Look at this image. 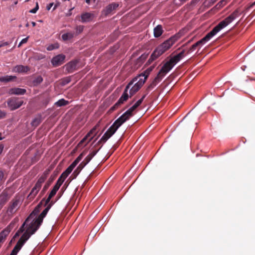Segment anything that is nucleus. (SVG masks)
<instances>
[{
    "label": "nucleus",
    "mask_w": 255,
    "mask_h": 255,
    "mask_svg": "<svg viewBox=\"0 0 255 255\" xmlns=\"http://www.w3.org/2000/svg\"><path fill=\"white\" fill-rule=\"evenodd\" d=\"M53 204V203L52 201L49 203L46 206V208L38 217L33 220L28 226L25 232L20 238L9 255H17L18 252L21 250L26 242L30 238L31 236L33 235L39 228L43 222L44 218L46 216Z\"/></svg>",
    "instance_id": "f257e3e1"
},
{
    "label": "nucleus",
    "mask_w": 255,
    "mask_h": 255,
    "mask_svg": "<svg viewBox=\"0 0 255 255\" xmlns=\"http://www.w3.org/2000/svg\"><path fill=\"white\" fill-rule=\"evenodd\" d=\"M136 108L133 105L128 111L124 113L121 117L116 120L113 124L109 128L107 131L104 133L101 139L97 144H100L102 142H105L110 138L117 130L119 127L125 122L128 120L133 116V112Z\"/></svg>",
    "instance_id": "f03ea898"
},
{
    "label": "nucleus",
    "mask_w": 255,
    "mask_h": 255,
    "mask_svg": "<svg viewBox=\"0 0 255 255\" xmlns=\"http://www.w3.org/2000/svg\"><path fill=\"white\" fill-rule=\"evenodd\" d=\"M180 37V33H177L158 45L151 54L150 58L148 60L147 63L150 64L153 61L157 59L165 51L168 50Z\"/></svg>",
    "instance_id": "7ed1b4c3"
},
{
    "label": "nucleus",
    "mask_w": 255,
    "mask_h": 255,
    "mask_svg": "<svg viewBox=\"0 0 255 255\" xmlns=\"http://www.w3.org/2000/svg\"><path fill=\"white\" fill-rule=\"evenodd\" d=\"M239 9H236L229 16L225 19L220 22L214 28L208 33L212 37L216 35L221 29L231 23L236 18L239 16Z\"/></svg>",
    "instance_id": "20e7f679"
},
{
    "label": "nucleus",
    "mask_w": 255,
    "mask_h": 255,
    "mask_svg": "<svg viewBox=\"0 0 255 255\" xmlns=\"http://www.w3.org/2000/svg\"><path fill=\"white\" fill-rule=\"evenodd\" d=\"M139 76L144 77V78H140L130 89L129 94L130 97L134 95L143 85L145 83L147 78V75L145 76L144 74H141Z\"/></svg>",
    "instance_id": "39448f33"
},
{
    "label": "nucleus",
    "mask_w": 255,
    "mask_h": 255,
    "mask_svg": "<svg viewBox=\"0 0 255 255\" xmlns=\"http://www.w3.org/2000/svg\"><path fill=\"white\" fill-rule=\"evenodd\" d=\"M174 65V63L169 59L164 63L157 75L163 79L167 73L172 69Z\"/></svg>",
    "instance_id": "423d86ee"
},
{
    "label": "nucleus",
    "mask_w": 255,
    "mask_h": 255,
    "mask_svg": "<svg viewBox=\"0 0 255 255\" xmlns=\"http://www.w3.org/2000/svg\"><path fill=\"white\" fill-rule=\"evenodd\" d=\"M212 37L209 33H208L201 40H199L196 43L192 45V46L187 50V53H190V52L196 50L197 48H200L203 44H204L206 42L208 41Z\"/></svg>",
    "instance_id": "0eeeda50"
},
{
    "label": "nucleus",
    "mask_w": 255,
    "mask_h": 255,
    "mask_svg": "<svg viewBox=\"0 0 255 255\" xmlns=\"http://www.w3.org/2000/svg\"><path fill=\"white\" fill-rule=\"evenodd\" d=\"M23 103V101L19 100L18 98L15 97L9 98L7 101L8 107L11 111L19 108Z\"/></svg>",
    "instance_id": "6e6552de"
},
{
    "label": "nucleus",
    "mask_w": 255,
    "mask_h": 255,
    "mask_svg": "<svg viewBox=\"0 0 255 255\" xmlns=\"http://www.w3.org/2000/svg\"><path fill=\"white\" fill-rule=\"evenodd\" d=\"M20 200L18 199H13L9 203L7 212L9 214H13L19 208Z\"/></svg>",
    "instance_id": "1a4fd4ad"
},
{
    "label": "nucleus",
    "mask_w": 255,
    "mask_h": 255,
    "mask_svg": "<svg viewBox=\"0 0 255 255\" xmlns=\"http://www.w3.org/2000/svg\"><path fill=\"white\" fill-rule=\"evenodd\" d=\"M162 78L158 76V75L153 79L151 83L147 87L145 93L147 95L152 90L161 80Z\"/></svg>",
    "instance_id": "9d476101"
},
{
    "label": "nucleus",
    "mask_w": 255,
    "mask_h": 255,
    "mask_svg": "<svg viewBox=\"0 0 255 255\" xmlns=\"http://www.w3.org/2000/svg\"><path fill=\"white\" fill-rule=\"evenodd\" d=\"M119 4L117 2H112L108 5L103 10V13L105 15L111 14L119 6Z\"/></svg>",
    "instance_id": "9b49d317"
},
{
    "label": "nucleus",
    "mask_w": 255,
    "mask_h": 255,
    "mask_svg": "<svg viewBox=\"0 0 255 255\" xmlns=\"http://www.w3.org/2000/svg\"><path fill=\"white\" fill-rule=\"evenodd\" d=\"M65 56L63 54H59L54 57L51 60V63L54 66H58L64 63Z\"/></svg>",
    "instance_id": "f8f14e48"
},
{
    "label": "nucleus",
    "mask_w": 255,
    "mask_h": 255,
    "mask_svg": "<svg viewBox=\"0 0 255 255\" xmlns=\"http://www.w3.org/2000/svg\"><path fill=\"white\" fill-rule=\"evenodd\" d=\"M60 187V186H59L58 185H57L56 184H55L53 188L50 191L48 198L46 200L45 199L44 204V206H46L50 202V201L51 199L53 196H54L55 195V194H56V192L59 190Z\"/></svg>",
    "instance_id": "ddd939ff"
},
{
    "label": "nucleus",
    "mask_w": 255,
    "mask_h": 255,
    "mask_svg": "<svg viewBox=\"0 0 255 255\" xmlns=\"http://www.w3.org/2000/svg\"><path fill=\"white\" fill-rule=\"evenodd\" d=\"M60 187V186H59L58 185H57L56 184H55L53 188L50 191L48 198L46 200L45 199L44 204V206H46L50 202V201L51 199L53 196H54L55 195V194H56V192L59 190Z\"/></svg>",
    "instance_id": "4468645a"
},
{
    "label": "nucleus",
    "mask_w": 255,
    "mask_h": 255,
    "mask_svg": "<svg viewBox=\"0 0 255 255\" xmlns=\"http://www.w3.org/2000/svg\"><path fill=\"white\" fill-rule=\"evenodd\" d=\"M50 170L49 169H47L44 171L41 176L38 179L37 182L35 184L36 187H38L39 188H41L42 184L45 181L46 179L47 178L48 175L49 174Z\"/></svg>",
    "instance_id": "2eb2a0df"
},
{
    "label": "nucleus",
    "mask_w": 255,
    "mask_h": 255,
    "mask_svg": "<svg viewBox=\"0 0 255 255\" xmlns=\"http://www.w3.org/2000/svg\"><path fill=\"white\" fill-rule=\"evenodd\" d=\"M45 201V198H43L42 200L40 202V203L37 205V206L35 208L34 210L32 212V213L29 215V216L26 219V221H28L30 219H32L33 216L37 215L40 211V209L43 205V203Z\"/></svg>",
    "instance_id": "dca6fc26"
},
{
    "label": "nucleus",
    "mask_w": 255,
    "mask_h": 255,
    "mask_svg": "<svg viewBox=\"0 0 255 255\" xmlns=\"http://www.w3.org/2000/svg\"><path fill=\"white\" fill-rule=\"evenodd\" d=\"M55 179V177H52V176L48 179V181L45 184L44 187H43L39 195V197L40 198L45 194L47 190L48 189L49 187L51 185V183Z\"/></svg>",
    "instance_id": "f3484780"
},
{
    "label": "nucleus",
    "mask_w": 255,
    "mask_h": 255,
    "mask_svg": "<svg viewBox=\"0 0 255 255\" xmlns=\"http://www.w3.org/2000/svg\"><path fill=\"white\" fill-rule=\"evenodd\" d=\"M43 80V79L41 76L35 77L29 81V85L30 86L37 87L42 82Z\"/></svg>",
    "instance_id": "a211bd4d"
},
{
    "label": "nucleus",
    "mask_w": 255,
    "mask_h": 255,
    "mask_svg": "<svg viewBox=\"0 0 255 255\" xmlns=\"http://www.w3.org/2000/svg\"><path fill=\"white\" fill-rule=\"evenodd\" d=\"M185 50H182L179 53L171 57L170 60L175 65L181 59H182L185 56Z\"/></svg>",
    "instance_id": "6ab92c4d"
},
{
    "label": "nucleus",
    "mask_w": 255,
    "mask_h": 255,
    "mask_svg": "<svg viewBox=\"0 0 255 255\" xmlns=\"http://www.w3.org/2000/svg\"><path fill=\"white\" fill-rule=\"evenodd\" d=\"M40 189V188L37 186L36 187V185H35L28 195L27 197V199L30 201H32L37 194Z\"/></svg>",
    "instance_id": "aec40b11"
},
{
    "label": "nucleus",
    "mask_w": 255,
    "mask_h": 255,
    "mask_svg": "<svg viewBox=\"0 0 255 255\" xmlns=\"http://www.w3.org/2000/svg\"><path fill=\"white\" fill-rule=\"evenodd\" d=\"M78 61L77 60L72 61L69 62L66 66V70L69 73H72L76 69Z\"/></svg>",
    "instance_id": "412c9836"
},
{
    "label": "nucleus",
    "mask_w": 255,
    "mask_h": 255,
    "mask_svg": "<svg viewBox=\"0 0 255 255\" xmlns=\"http://www.w3.org/2000/svg\"><path fill=\"white\" fill-rule=\"evenodd\" d=\"M29 70V67L22 65H17L14 68V71L18 73H26Z\"/></svg>",
    "instance_id": "4be33fe9"
},
{
    "label": "nucleus",
    "mask_w": 255,
    "mask_h": 255,
    "mask_svg": "<svg viewBox=\"0 0 255 255\" xmlns=\"http://www.w3.org/2000/svg\"><path fill=\"white\" fill-rule=\"evenodd\" d=\"M26 91L24 89L14 88L10 89L9 93L10 94L22 95L26 93Z\"/></svg>",
    "instance_id": "5701e85b"
},
{
    "label": "nucleus",
    "mask_w": 255,
    "mask_h": 255,
    "mask_svg": "<svg viewBox=\"0 0 255 255\" xmlns=\"http://www.w3.org/2000/svg\"><path fill=\"white\" fill-rule=\"evenodd\" d=\"M93 14L89 12H85L81 15V21L82 22H89L92 20Z\"/></svg>",
    "instance_id": "b1692460"
},
{
    "label": "nucleus",
    "mask_w": 255,
    "mask_h": 255,
    "mask_svg": "<svg viewBox=\"0 0 255 255\" xmlns=\"http://www.w3.org/2000/svg\"><path fill=\"white\" fill-rule=\"evenodd\" d=\"M163 30L161 25H157L153 30L154 36L156 38L159 37L163 33Z\"/></svg>",
    "instance_id": "393cba45"
},
{
    "label": "nucleus",
    "mask_w": 255,
    "mask_h": 255,
    "mask_svg": "<svg viewBox=\"0 0 255 255\" xmlns=\"http://www.w3.org/2000/svg\"><path fill=\"white\" fill-rule=\"evenodd\" d=\"M9 232V229L6 228L0 233V243H3L5 241Z\"/></svg>",
    "instance_id": "a878e982"
},
{
    "label": "nucleus",
    "mask_w": 255,
    "mask_h": 255,
    "mask_svg": "<svg viewBox=\"0 0 255 255\" xmlns=\"http://www.w3.org/2000/svg\"><path fill=\"white\" fill-rule=\"evenodd\" d=\"M86 154V151H83L72 163L70 166L74 169L77 164L82 160L84 156Z\"/></svg>",
    "instance_id": "bb28decb"
},
{
    "label": "nucleus",
    "mask_w": 255,
    "mask_h": 255,
    "mask_svg": "<svg viewBox=\"0 0 255 255\" xmlns=\"http://www.w3.org/2000/svg\"><path fill=\"white\" fill-rule=\"evenodd\" d=\"M128 91L125 90L122 96L120 98V99L118 101V103L120 105L123 104L125 102H126L128 100Z\"/></svg>",
    "instance_id": "cd10ccee"
},
{
    "label": "nucleus",
    "mask_w": 255,
    "mask_h": 255,
    "mask_svg": "<svg viewBox=\"0 0 255 255\" xmlns=\"http://www.w3.org/2000/svg\"><path fill=\"white\" fill-rule=\"evenodd\" d=\"M75 36L74 32H69L62 34V38L64 41H67L71 39Z\"/></svg>",
    "instance_id": "c85d7f7f"
},
{
    "label": "nucleus",
    "mask_w": 255,
    "mask_h": 255,
    "mask_svg": "<svg viewBox=\"0 0 255 255\" xmlns=\"http://www.w3.org/2000/svg\"><path fill=\"white\" fill-rule=\"evenodd\" d=\"M85 166L82 163L78 165L72 175V176H73V178H75L78 176Z\"/></svg>",
    "instance_id": "c756f323"
},
{
    "label": "nucleus",
    "mask_w": 255,
    "mask_h": 255,
    "mask_svg": "<svg viewBox=\"0 0 255 255\" xmlns=\"http://www.w3.org/2000/svg\"><path fill=\"white\" fill-rule=\"evenodd\" d=\"M67 177L68 176H66V175L63 173H62L58 179L56 184L61 186Z\"/></svg>",
    "instance_id": "7c9ffc66"
},
{
    "label": "nucleus",
    "mask_w": 255,
    "mask_h": 255,
    "mask_svg": "<svg viewBox=\"0 0 255 255\" xmlns=\"http://www.w3.org/2000/svg\"><path fill=\"white\" fill-rule=\"evenodd\" d=\"M41 122V119L40 117H37L34 119L31 123V125L32 127L35 128L37 127Z\"/></svg>",
    "instance_id": "2f4dec72"
},
{
    "label": "nucleus",
    "mask_w": 255,
    "mask_h": 255,
    "mask_svg": "<svg viewBox=\"0 0 255 255\" xmlns=\"http://www.w3.org/2000/svg\"><path fill=\"white\" fill-rule=\"evenodd\" d=\"M69 103V102L68 101H66L64 100V99H61L59 100H58L57 102L55 103V105H56L58 107H61L64 106L68 105Z\"/></svg>",
    "instance_id": "473e14b6"
},
{
    "label": "nucleus",
    "mask_w": 255,
    "mask_h": 255,
    "mask_svg": "<svg viewBox=\"0 0 255 255\" xmlns=\"http://www.w3.org/2000/svg\"><path fill=\"white\" fill-rule=\"evenodd\" d=\"M99 127H100V122L97 123L95 125V126L90 130V131L87 133L88 135H89L90 136L92 134H96V130L98 129V128Z\"/></svg>",
    "instance_id": "72a5a7b5"
},
{
    "label": "nucleus",
    "mask_w": 255,
    "mask_h": 255,
    "mask_svg": "<svg viewBox=\"0 0 255 255\" xmlns=\"http://www.w3.org/2000/svg\"><path fill=\"white\" fill-rule=\"evenodd\" d=\"M71 81V77H65L64 78H63L62 80H61V85L62 86H65L66 85V84H68L69 83H70Z\"/></svg>",
    "instance_id": "f704fd0d"
},
{
    "label": "nucleus",
    "mask_w": 255,
    "mask_h": 255,
    "mask_svg": "<svg viewBox=\"0 0 255 255\" xmlns=\"http://www.w3.org/2000/svg\"><path fill=\"white\" fill-rule=\"evenodd\" d=\"M138 77H136L132 79L131 81H130L128 84L126 86V87L125 90L128 91V90L129 89L131 86H132L133 84V83L137 80Z\"/></svg>",
    "instance_id": "c9c22d12"
},
{
    "label": "nucleus",
    "mask_w": 255,
    "mask_h": 255,
    "mask_svg": "<svg viewBox=\"0 0 255 255\" xmlns=\"http://www.w3.org/2000/svg\"><path fill=\"white\" fill-rule=\"evenodd\" d=\"M147 95L146 94H144V95L142 97V98L138 100L133 105L136 108H137L139 105L142 103L143 100L145 98L146 96Z\"/></svg>",
    "instance_id": "e433bc0d"
},
{
    "label": "nucleus",
    "mask_w": 255,
    "mask_h": 255,
    "mask_svg": "<svg viewBox=\"0 0 255 255\" xmlns=\"http://www.w3.org/2000/svg\"><path fill=\"white\" fill-rule=\"evenodd\" d=\"M147 95L146 94H144V95L142 97V98L138 100L133 105L136 108H137L139 105L142 103L143 100L145 98L146 96Z\"/></svg>",
    "instance_id": "4c0bfd02"
},
{
    "label": "nucleus",
    "mask_w": 255,
    "mask_h": 255,
    "mask_svg": "<svg viewBox=\"0 0 255 255\" xmlns=\"http://www.w3.org/2000/svg\"><path fill=\"white\" fill-rule=\"evenodd\" d=\"M92 159V158L88 155L81 163L84 165V166H86Z\"/></svg>",
    "instance_id": "58836bf2"
},
{
    "label": "nucleus",
    "mask_w": 255,
    "mask_h": 255,
    "mask_svg": "<svg viewBox=\"0 0 255 255\" xmlns=\"http://www.w3.org/2000/svg\"><path fill=\"white\" fill-rule=\"evenodd\" d=\"M73 170V168L70 165L63 173L66 175V176H68Z\"/></svg>",
    "instance_id": "ea45409f"
},
{
    "label": "nucleus",
    "mask_w": 255,
    "mask_h": 255,
    "mask_svg": "<svg viewBox=\"0 0 255 255\" xmlns=\"http://www.w3.org/2000/svg\"><path fill=\"white\" fill-rule=\"evenodd\" d=\"M58 48V44H51L47 47V50L48 51H51V50H52L54 49Z\"/></svg>",
    "instance_id": "a19ab883"
},
{
    "label": "nucleus",
    "mask_w": 255,
    "mask_h": 255,
    "mask_svg": "<svg viewBox=\"0 0 255 255\" xmlns=\"http://www.w3.org/2000/svg\"><path fill=\"white\" fill-rule=\"evenodd\" d=\"M4 180V173L2 171H0V186L2 184Z\"/></svg>",
    "instance_id": "79ce46f5"
},
{
    "label": "nucleus",
    "mask_w": 255,
    "mask_h": 255,
    "mask_svg": "<svg viewBox=\"0 0 255 255\" xmlns=\"http://www.w3.org/2000/svg\"><path fill=\"white\" fill-rule=\"evenodd\" d=\"M120 105H121L118 103V102H117L113 107L110 108V111L111 112L115 111L116 109H118Z\"/></svg>",
    "instance_id": "37998d69"
},
{
    "label": "nucleus",
    "mask_w": 255,
    "mask_h": 255,
    "mask_svg": "<svg viewBox=\"0 0 255 255\" xmlns=\"http://www.w3.org/2000/svg\"><path fill=\"white\" fill-rule=\"evenodd\" d=\"M27 222V221H25L23 223L22 226L20 227V228L18 229V230L17 231L19 232V233H20L21 234L22 233H23L24 232V226H25L26 222Z\"/></svg>",
    "instance_id": "c03bdc74"
},
{
    "label": "nucleus",
    "mask_w": 255,
    "mask_h": 255,
    "mask_svg": "<svg viewBox=\"0 0 255 255\" xmlns=\"http://www.w3.org/2000/svg\"><path fill=\"white\" fill-rule=\"evenodd\" d=\"M83 28H84L83 26H82V25L77 26L76 27V30L77 31V32L78 33V34L82 32V31L83 30Z\"/></svg>",
    "instance_id": "a18cd8bd"
},
{
    "label": "nucleus",
    "mask_w": 255,
    "mask_h": 255,
    "mask_svg": "<svg viewBox=\"0 0 255 255\" xmlns=\"http://www.w3.org/2000/svg\"><path fill=\"white\" fill-rule=\"evenodd\" d=\"M89 137H90V136L88 135V134H87L86 136L80 141V142L78 144V145L80 146L81 144L84 143Z\"/></svg>",
    "instance_id": "49530a36"
},
{
    "label": "nucleus",
    "mask_w": 255,
    "mask_h": 255,
    "mask_svg": "<svg viewBox=\"0 0 255 255\" xmlns=\"http://www.w3.org/2000/svg\"><path fill=\"white\" fill-rule=\"evenodd\" d=\"M98 151L99 149L93 150L90 153L89 155L92 158L97 154Z\"/></svg>",
    "instance_id": "de8ad7c7"
},
{
    "label": "nucleus",
    "mask_w": 255,
    "mask_h": 255,
    "mask_svg": "<svg viewBox=\"0 0 255 255\" xmlns=\"http://www.w3.org/2000/svg\"><path fill=\"white\" fill-rule=\"evenodd\" d=\"M6 113L3 111L0 110V119H3L5 117Z\"/></svg>",
    "instance_id": "09e8293b"
},
{
    "label": "nucleus",
    "mask_w": 255,
    "mask_h": 255,
    "mask_svg": "<svg viewBox=\"0 0 255 255\" xmlns=\"http://www.w3.org/2000/svg\"><path fill=\"white\" fill-rule=\"evenodd\" d=\"M228 2V0H221L219 3V6H223Z\"/></svg>",
    "instance_id": "8fccbe9b"
},
{
    "label": "nucleus",
    "mask_w": 255,
    "mask_h": 255,
    "mask_svg": "<svg viewBox=\"0 0 255 255\" xmlns=\"http://www.w3.org/2000/svg\"><path fill=\"white\" fill-rule=\"evenodd\" d=\"M9 44V43L8 42L1 41V42H0V48L2 47L3 46H4L8 45Z\"/></svg>",
    "instance_id": "3c124183"
},
{
    "label": "nucleus",
    "mask_w": 255,
    "mask_h": 255,
    "mask_svg": "<svg viewBox=\"0 0 255 255\" xmlns=\"http://www.w3.org/2000/svg\"><path fill=\"white\" fill-rule=\"evenodd\" d=\"M255 5V1L252 3V4H251L250 5H249L248 6H247L246 8V10H249L250 9L252 8Z\"/></svg>",
    "instance_id": "603ef678"
},
{
    "label": "nucleus",
    "mask_w": 255,
    "mask_h": 255,
    "mask_svg": "<svg viewBox=\"0 0 255 255\" xmlns=\"http://www.w3.org/2000/svg\"><path fill=\"white\" fill-rule=\"evenodd\" d=\"M0 204H1L2 205H3L5 203L6 200L5 199V198L4 197H1V196H0Z\"/></svg>",
    "instance_id": "864d4df0"
},
{
    "label": "nucleus",
    "mask_w": 255,
    "mask_h": 255,
    "mask_svg": "<svg viewBox=\"0 0 255 255\" xmlns=\"http://www.w3.org/2000/svg\"><path fill=\"white\" fill-rule=\"evenodd\" d=\"M29 36H27V37L23 38L21 40V42L22 44L26 43L28 39Z\"/></svg>",
    "instance_id": "5fc2aeb1"
},
{
    "label": "nucleus",
    "mask_w": 255,
    "mask_h": 255,
    "mask_svg": "<svg viewBox=\"0 0 255 255\" xmlns=\"http://www.w3.org/2000/svg\"><path fill=\"white\" fill-rule=\"evenodd\" d=\"M0 80L1 81H9L10 80V78H6L2 77V78H0Z\"/></svg>",
    "instance_id": "6e6d98bb"
},
{
    "label": "nucleus",
    "mask_w": 255,
    "mask_h": 255,
    "mask_svg": "<svg viewBox=\"0 0 255 255\" xmlns=\"http://www.w3.org/2000/svg\"><path fill=\"white\" fill-rule=\"evenodd\" d=\"M147 57V55H144V54H142L141 55L139 58V59H141V60H145Z\"/></svg>",
    "instance_id": "4d7b16f0"
},
{
    "label": "nucleus",
    "mask_w": 255,
    "mask_h": 255,
    "mask_svg": "<svg viewBox=\"0 0 255 255\" xmlns=\"http://www.w3.org/2000/svg\"><path fill=\"white\" fill-rule=\"evenodd\" d=\"M53 2H52V3H49L47 6H46V9L48 10H49L51 8V7L53 6Z\"/></svg>",
    "instance_id": "13d9d810"
},
{
    "label": "nucleus",
    "mask_w": 255,
    "mask_h": 255,
    "mask_svg": "<svg viewBox=\"0 0 255 255\" xmlns=\"http://www.w3.org/2000/svg\"><path fill=\"white\" fill-rule=\"evenodd\" d=\"M152 70V69H148L146 71L144 72L143 74H145V76L147 75L148 76V74L149 72Z\"/></svg>",
    "instance_id": "bf43d9fd"
},
{
    "label": "nucleus",
    "mask_w": 255,
    "mask_h": 255,
    "mask_svg": "<svg viewBox=\"0 0 255 255\" xmlns=\"http://www.w3.org/2000/svg\"><path fill=\"white\" fill-rule=\"evenodd\" d=\"M3 148H4V145L3 144H0V155L2 152Z\"/></svg>",
    "instance_id": "052dcab7"
},
{
    "label": "nucleus",
    "mask_w": 255,
    "mask_h": 255,
    "mask_svg": "<svg viewBox=\"0 0 255 255\" xmlns=\"http://www.w3.org/2000/svg\"><path fill=\"white\" fill-rule=\"evenodd\" d=\"M60 4V3L59 2H57L53 7V10H55L58 6H59Z\"/></svg>",
    "instance_id": "680f3d73"
},
{
    "label": "nucleus",
    "mask_w": 255,
    "mask_h": 255,
    "mask_svg": "<svg viewBox=\"0 0 255 255\" xmlns=\"http://www.w3.org/2000/svg\"><path fill=\"white\" fill-rule=\"evenodd\" d=\"M37 10H36V8H33V9H31V10L29 11V12H30V13H35L37 12Z\"/></svg>",
    "instance_id": "e2e57ef3"
},
{
    "label": "nucleus",
    "mask_w": 255,
    "mask_h": 255,
    "mask_svg": "<svg viewBox=\"0 0 255 255\" xmlns=\"http://www.w3.org/2000/svg\"><path fill=\"white\" fill-rule=\"evenodd\" d=\"M20 234H21L20 233H19V232L17 231L15 233V234L14 235V236L13 238H16V237H18L20 235Z\"/></svg>",
    "instance_id": "0e129e2a"
},
{
    "label": "nucleus",
    "mask_w": 255,
    "mask_h": 255,
    "mask_svg": "<svg viewBox=\"0 0 255 255\" xmlns=\"http://www.w3.org/2000/svg\"><path fill=\"white\" fill-rule=\"evenodd\" d=\"M34 8H36L37 10H38V9L39 8V6H38V2H36V6H35V7Z\"/></svg>",
    "instance_id": "69168bd1"
},
{
    "label": "nucleus",
    "mask_w": 255,
    "mask_h": 255,
    "mask_svg": "<svg viewBox=\"0 0 255 255\" xmlns=\"http://www.w3.org/2000/svg\"><path fill=\"white\" fill-rule=\"evenodd\" d=\"M93 138V137H91L89 140L87 142V143L85 144V145H87Z\"/></svg>",
    "instance_id": "338daca9"
},
{
    "label": "nucleus",
    "mask_w": 255,
    "mask_h": 255,
    "mask_svg": "<svg viewBox=\"0 0 255 255\" xmlns=\"http://www.w3.org/2000/svg\"><path fill=\"white\" fill-rule=\"evenodd\" d=\"M31 24H32L33 26H35L36 25V23L35 22L32 21L31 22Z\"/></svg>",
    "instance_id": "774afa93"
}]
</instances>
